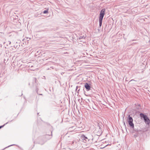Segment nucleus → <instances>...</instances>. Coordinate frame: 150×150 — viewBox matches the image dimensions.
Returning <instances> with one entry per match:
<instances>
[{
    "label": "nucleus",
    "instance_id": "3",
    "mask_svg": "<svg viewBox=\"0 0 150 150\" xmlns=\"http://www.w3.org/2000/svg\"><path fill=\"white\" fill-rule=\"evenodd\" d=\"M127 120L129 125L132 128H134V124L133 123V120L132 118L130 117L129 115L128 118L127 119Z\"/></svg>",
    "mask_w": 150,
    "mask_h": 150
},
{
    "label": "nucleus",
    "instance_id": "6",
    "mask_svg": "<svg viewBox=\"0 0 150 150\" xmlns=\"http://www.w3.org/2000/svg\"><path fill=\"white\" fill-rule=\"evenodd\" d=\"M48 13V10H45L43 11V13L45 14L47 13Z\"/></svg>",
    "mask_w": 150,
    "mask_h": 150
},
{
    "label": "nucleus",
    "instance_id": "1",
    "mask_svg": "<svg viewBox=\"0 0 150 150\" xmlns=\"http://www.w3.org/2000/svg\"><path fill=\"white\" fill-rule=\"evenodd\" d=\"M105 9H102L100 12L99 18V26L100 27L101 26L103 19L105 14Z\"/></svg>",
    "mask_w": 150,
    "mask_h": 150
},
{
    "label": "nucleus",
    "instance_id": "5",
    "mask_svg": "<svg viewBox=\"0 0 150 150\" xmlns=\"http://www.w3.org/2000/svg\"><path fill=\"white\" fill-rule=\"evenodd\" d=\"M86 137L84 135H82L81 136V138L82 139L85 140L86 141H87L86 139Z\"/></svg>",
    "mask_w": 150,
    "mask_h": 150
},
{
    "label": "nucleus",
    "instance_id": "2",
    "mask_svg": "<svg viewBox=\"0 0 150 150\" xmlns=\"http://www.w3.org/2000/svg\"><path fill=\"white\" fill-rule=\"evenodd\" d=\"M140 116L141 117H143L144 120L146 124H149L150 123V121L149 119L144 114L141 113L140 114Z\"/></svg>",
    "mask_w": 150,
    "mask_h": 150
},
{
    "label": "nucleus",
    "instance_id": "4",
    "mask_svg": "<svg viewBox=\"0 0 150 150\" xmlns=\"http://www.w3.org/2000/svg\"><path fill=\"white\" fill-rule=\"evenodd\" d=\"M85 88H86V89L88 90H89L90 89V87L89 85L88 84L86 83L85 85Z\"/></svg>",
    "mask_w": 150,
    "mask_h": 150
},
{
    "label": "nucleus",
    "instance_id": "7",
    "mask_svg": "<svg viewBox=\"0 0 150 150\" xmlns=\"http://www.w3.org/2000/svg\"><path fill=\"white\" fill-rule=\"evenodd\" d=\"M86 140H87V141H88L89 140V139L86 137Z\"/></svg>",
    "mask_w": 150,
    "mask_h": 150
},
{
    "label": "nucleus",
    "instance_id": "10",
    "mask_svg": "<svg viewBox=\"0 0 150 150\" xmlns=\"http://www.w3.org/2000/svg\"><path fill=\"white\" fill-rule=\"evenodd\" d=\"M132 81V80H131V81Z\"/></svg>",
    "mask_w": 150,
    "mask_h": 150
},
{
    "label": "nucleus",
    "instance_id": "8",
    "mask_svg": "<svg viewBox=\"0 0 150 150\" xmlns=\"http://www.w3.org/2000/svg\"><path fill=\"white\" fill-rule=\"evenodd\" d=\"M107 146V145H106L105 146L103 147H100V148H104L105 146Z\"/></svg>",
    "mask_w": 150,
    "mask_h": 150
},
{
    "label": "nucleus",
    "instance_id": "9",
    "mask_svg": "<svg viewBox=\"0 0 150 150\" xmlns=\"http://www.w3.org/2000/svg\"><path fill=\"white\" fill-rule=\"evenodd\" d=\"M4 126V125H3V126H0V129H1V127H3Z\"/></svg>",
    "mask_w": 150,
    "mask_h": 150
},
{
    "label": "nucleus",
    "instance_id": "11",
    "mask_svg": "<svg viewBox=\"0 0 150 150\" xmlns=\"http://www.w3.org/2000/svg\"><path fill=\"white\" fill-rule=\"evenodd\" d=\"M10 43H11V42H10V43L9 44H10Z\"/></svg>",
    "mask_w": 150,
    "mask_h": 150
}]
</instances>
